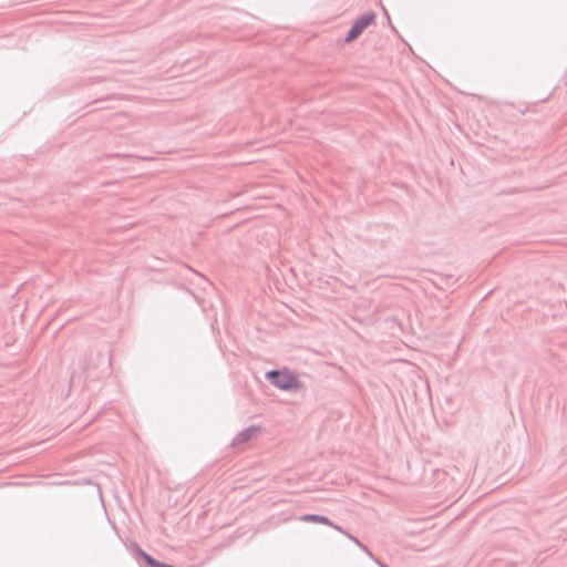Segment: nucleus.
Listing matches in <instances>:
<instances>
[{"instance_id":"obj_1","label":"nucleus","mask_w":567,"mask_h":567,"mask_svg":"<svg viewBox=\"0 0 567 567\" xmlns=\"http://www.w3.org/2000/svg\"><path fill=\"white\" fill-rule=\"evenodd\" d=\"M374 21L375 14L373 12H368L362 17L358 18L354 21L352 28L350 29L346 38V42L350 43L358 39L368 27L374 23Z\"/></svg>"},{"instance_id":"obj_2","label":"nucleus","mask_w":567,"mask_h":567,"mask_svg":"<svg viewBox=\"0 0 567 567\" xmlns=\"http://www.w3.org/2000/svg\"><path fill=\"white\" fill-rule=\"evenodd\" d=\"M267 377L280 389L288 390L296 385V378L289 372L270 371Z\"/></svg>"},{"instance_id":"obj_3","label":"nucleus","mask_w":567,"mask_h":567,"mask_svg":"<svg viewBox=\"0 0 567 567\" xmlns=\"http://www.w3.org/2000/svg\"><path fill=\"white\" fill-rule=\"evenodd\" d=\"M301 520L308 522V523H318V524H323V525H328V526H333V524L329 520V518H327L326 516H321V515H313V514L305 515L301 517Z\"/></svg>"}]
</instances>
